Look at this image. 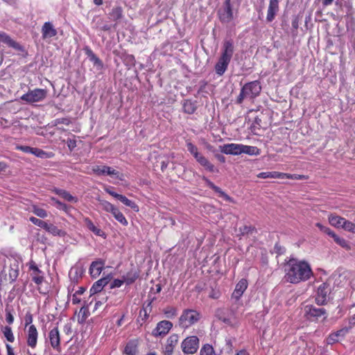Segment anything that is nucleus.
Segmentation results:
<instances>
[{
	"label": "nucleus",
	"instance_id": "9d476101",
	"mask_svg": "<svg viewBox=\"0 0 355 355\" xmlns=\"http://www.w3.org/2000/svg\"><path fill=\"white\" fill-rule=\"evenodd\" d=\"M47 339L51 347L55 351L60 352L61 351L60 346V333L58 327H54L49 330Z\"/></svg>",
	"mask_w": 355,
	"mask_h": 355
},
{
	"label": "nucleus",
	"instance_id": "6e6d98bb",
	"mask_svg": "<svg viewBox=\"0 0 355 355\" xmlns=\"http://www.w3.org/2000/svg\"><path fill=\"white\" fill-rule=\"evenodd\" d=\"M254 230H255V229L252 226L245 225L240 228V232L242 235L252 233Z\"/></svg>",
	"mask_w": 355,
	"mask_h": 355
},
{
	"label": "nucleus",
	"instance_id": "39448f33",
	"mask_svg": "<svg viewBox=\"0 0 355 355\" xmlns=\"http://www.w3.org/2000/svg\"><path fill=\"white\" fill-rule=\"evenodd\" d=\"M181 348L184 354H193L199 348V338L191 336L184 338L181 343Z\"/></svg>",
	"mask_w": 355,
	"mask_h": 355
},
{
	"label": "nucleus",
	"instance_id": "69168bd1",
	"mask_svg": "<svg viewBox=\"0 0 355 355\" xmlns=\"http://www.w3.org/2000/svg\"><path fill=\"white\" fill-rule=\"evenodd\" d=\"M336 342H338V337H337V336L334 335V334L329 335V336L327 338V343L329 345H332Z\"/></svg>",
	"mask_w": 355,
	"mask_h": 355
},
{
	"label": "nucleus",
	"instance_id": "f257e3e1",
	"mask_svg": "<svg viewBox=\"0 0 355 355\" xmlns=\"http://www.w3.org/2000/svg\"><path fill=\"white\" fill-rule=\"evenodd\" d=\"M313 275L310 264L305 261L291 259L285 266L284 278L287 282L298 284L309 280Z\"/></svg>",
	"mask_w": 355,
	"mask_h": 355
},
{
	"label": "nucleus",
	"instance_id": "6ab92c4d",
	"mask_svg": "<svg viewBox=\"0 0 355 355\" xmlns=\"http://www.w3.org/2000/svg\"><path fill=\"white\" fill-rule=\"evenodd\" d=\"M139 342L137 339L129 340L123 349V353L126 355H137L138 352Z\"/></svg>",
	"mask_w": 355,
	"mask_h": 355
},
{
	"label": "nucleus",
	"instance_id": "a211bd4d",
	"mask_svg": "<svg viewBox=\"0 0 355 355\" xmlns=\"http://www.w3.org/2000/svg\"><path fill=\"white\" fill-rule=\"evenodd\" d=\"M279 10V1L278 0H270L269 6L268 8L266 19L268 21H272Z\"/></svg>",
	"mask_w": 355,
	"mask_h": 355
},
{
	"label": "nucleus",
	"instance_id": "8fccbe9b",
	"mask_svg": "<svg viewBox=\"0 0 355 355\" xmlns=\"http://www.w3.org/2000/svg\"><path fill=\"white\" fill-rule=\"evenodd\" d=\"M29 220L33 223L34 225L41 227V228H43L45 230L46 227V225H47V223L41 220V219H39L37 218H35L34 216H31L29 218Z\"/></svg>",
	"mask_w": 355,
	"mask_h": 355
},
{
	"label": "nucleus",
	"instance_id": "338daca9",
	"mask_svg": "<svg viewBox=\"0 0 355 355\" xmlns=\"http://www.w3.org/2000/svg\"><path fill=\"white\" fill-rule=\"evenodd\" d=\"M67 146L70 150H73L76 147V141L69 139L67 141Z\"/></svg>",
	"mask_w": 355,
	"mask_h": 355
},
{
	"label": "nucleus",
	"instance_id": "a878e982",
	"mask_svg": "<svg viewBox=\"0 0 355 355\" xmlns=\"http://www.w3.org/2000/svg\"><path fill=\"white\" fill-rule=\"evenodd\" d=\"M85 54L87 58L89 59L91 62H93L94 66H96L98 68H102L103 64L102 61L95 55V53L92 51L91 49L89 47L85 48Z\"/></svg>",
	"mask_w": 355,
	"mask_h": 355
},
{
	"label": "nucleus",
	"instance_id": "c9c22d12",
	"mask_svg": "<svg viewBox=\"0 0 355 355\" xmlns=\"http://www.w3.org/2000/svg\"><path fill=\"white\" fill-rule=\"evenodd\" d=\"M184 112L187 114H193L196 110V104L190 100H185L183 103Z\"/></svg>",
	"mask_w": 355,
	"mask_h": 355
},
{
	"label": "nucleus",
	"instance_id": "de8ad7c7",
	"mask_svg": "<svg viewBox=\"0 0 355 355\" xmlns=\"http://www.w3.org/2000/svg\"><path fill=\"white\" fill-rule=\"evenodd\" d=\"M343 229L347 232L355 234V224L346 219L344 221Z\"/></svg>",
	"mask_w": 355,
	"mask_h": 355
},
{
	"label": "nucleus",
	"instance_id": "cd10ccee",
	"mask_svg": "<svg viewBox=\"0 0 355 355\" xmlns=\"http://www.w3.org/2000/svg\"><path fill=\"white\" fill-rule=\"evenodd\" d=\"M19 266L17 263L10 265L8 269V279L10 283H13L16 281L19 276Z\"/></svg>",
	"mask_w": 355,
	"mask_h": 355
},
{
	"label": "nucleus",
	"instance_id": "37998d69",
	"mask_svg": "<svg viewBox=\"0 0 355 355\" xmlns=\"http://www.w3.org/2000/svg\"><path fill=\"white\" fill-rule=\"evenodd\" d=\"M179 341V336L176 334H171L166 340V344L168 346L175 347Z\"/></svg>",
	"mask_w": 355,
	"mask_h": 355
},
{
	"label": "nucleus",
	"instance_id": "e433bc0d",
	"mask_svg": "<svg viewBox=\"0 0 355 355\" xmlns=\"http://www.w3.org/2000/svg\"><path fill=\"white\" fill-rule=\"evenodd\" d=\"M2 332L6 339L10 342L13 343L15 340V336L12 331V328L9 326L3 327Z\"/></svg>",
	"mask_w": 355,
	"mask_h": 355
},
{
	"label": "nucleus",
	"instance_id": "9b49d317",
	"mask_svg": "<svg viewBox=\"0 0 355 355\" xmlns=\"http://www.w3.org/2000/svg\"><path fill=\"white\" fill-rule=\"evenodd\" d=\"M173 327V323L168 320H162L157 324L153 330L152 335L154 337H163L166 336Z\"/></svg>",
	"mask_w": 355,
	"mask_h": 355
},
{
	"label": "nucleus",
	"instance_id": "20e7f679",
	"mask_svg": "<svg viewBox=\"0 0 355 355\" xmlns=\"http://www.w3.org/2000/svg\"><path fill=\"white\" fill-rule=\"evenodd\" d=\"M47 91L44 89H34L29 90L21 96V99L28 103L41 102L46 98Z\"/></svg>",
	"mask_w": 355,
	"mask_h": 355
},
{
	"label": "nucleus",
	"instance_id": "4be33fe9",
	"mask_svg": "<svg viewBox=\"0 0 355 355\" xmlns=\"http://www.w3.org/2000/svg\"><path fill=\"white\" fill-rule=\"evenodd\" d=\"M204 180L207 185L210 189L214 190L215 192L219 193L220 197L223 198L227 201L233 202V199L231 197H230L227 194H226L223 191H222V189L220 187L216 186L212 182H211L206 178H204Z\"/></svg>",
	"mask_w": 355,
	"mask_h": 355
},
{
	"label": "nucleus",
	"instance_id": "1a4fd4ad",
	"mask_svg": "<svg viewBox=\"0 0 355 355\" xmlns=\"http://www.w3.org/2000/svg\"><path fill=\"white\" fill-rule=\"evenodd\" d=\"M331 292L330 285L328 282L320 284L315 295V302L318 305H324L328 301V295Z\"/></svg>",
	"mask_w": 355,
	"mask_h": 355
},
{
	"label": "nucleus",
	"instance_id": "72a5a7b5",
	"mask_svg": "<svg viewBox=\"0 0 355 355\" xmlns=\"http://www.w3.org/2000/svg\"><path fill=\"white\" fill-rule=\"evenodd\" d=\"M98 201L101 207L106 212L112 214L116 208V206L105 200L98 199Z\"/></svg>",
	"mask_w": 355,
	"mask_h": 355
},
{
	"label": "nucleus",
	"instance_id": "423d86ee",
	"mask_svg": "<svg viewBox=\"0 0 355 355\" xmlns=\"http://www.w3.org/2000/svg\"><path fill=\"white\" fill-rule=\"evenodd\" d=\"M220 21L223 24H228L234 19L233 8L231 0H225L222 8L218 11Z\"/></svg>",
	"mask_w": 355,
	"mask_h": 355
},
{
	"label": "nucleus",
	"instance_id": "7c9ffc66",
	"mask_svg": "<svg viewBox=\"0 0 355 355\" xmlns=\"http://www.w3.org/2000/svg\"><path fill=\"white\" fill-rule=\"evenodd\" d=\"M116 199L121 201L125 206L130 207L135 211H139V209L138 205L134 201L127 198L125 196L119 194Z\"/></svg>",
	"mask_w": 355,
	"mask_h": 355
},
{
	"label": "nucleus",
	"instance_id": "603ef678",
	"mask_svg": "<svg viewBox=\"0 0 355 355\" xmlns=\"http://www.w3.org/2000/svg\"><path fill=\"white\" fill-rule=\"evenodd\" d=\"M106 171L105 175H110V176H115L116 178L119 180H122V178L119 176L120 173L119 171H116L115 169L106 166Z\"/></svg>",
	"mask_w": 355,
	"mask_h": 355
},
{
	"label": "nucleus",
	"instance_id": "c03bdc74",
	"mask_svg": "<svg viewBox=\"0 0 355 355\" xmlns=\"http://www.w3.org/2000/svg\"><path fill=\"white\" fill-rule=\"evenodd\" d=\"M188 151L195 157V159L200 155L198 148L191 142L187 143Z\"/></svg>",
	"mask_w": 355,
	"mask_h": 355
},
{
	"label": "nucleus",
	"instance_id": "4468645a",
	"mask_svg": "<svg viewBox=\"0 0 355 355\" xmlns=\"http://www.w3.org/2000/svg\"><path fill=\"white\" fill-rule=\"evenodd\" d=\"M234 51V46L232 40H225L221 49L220 58L231 61Z\"/></svg>",
	"mask_w": 355,
	"mask_h": 355
},
{
	"label": "nucleus",
	"instance_id": "6e6552de",
	"mask_svg": "<svg viewBox=\"0 0 355 355\" xmlns=\"http://www.w3.org/2000/svg\"><path fill=\"white\" fill-rule=\"evenodd\" d=\"M25 336L27 346L35 349L37 345L39 337V332L35 325L31 324L25 329Z\"/></svg>",
	"mask_w": 355,
	"mask_h": 355
},
{
	"label": "nucleus",
	"instance_id": "393cba45",
	"mask_svg": "<svg viewBox=\"0 0 355 355\" xmlns=\"http://www.w3.org/2000/svg\"><path fill=\"white\" fill-rule=\"evenodd\" d=\"M196 161L206 170L209 172L217 171L214 164H212L205 156L200 154L196 158Z\"/></svg>",
	"mask_w": 355,
	"mask_h": 355
},
{
	"label": "nucleus",
	"instance_id": "774afa93",
	"mask_svg": "<svg viewBox=\"0 0 355 355\" xmlns=\"http://www.w3.org/2000/svg\"><path fill=\"white\" fill-rule=\"evenodd\" d=\"M174 349H175L174 347L166 345L165 349L164 351V355H172L173 353Z\"/></svg>",
	"mask_w": 355,
	"mask_h": 355
},
{
	"label": "nucleus",
	"instance_id": "2f4dec72",
	"mask_svg": "<svg viewBox=\"0 0 355 355\" xmlns=\"http://www.w3.org/2000/svg\"><path fill=\"white\" fill-rule=\"evenodd\" d=\"M45 230L53 236H64L65 235L64 231L59 229L53 224L47 223Z\"/></svg>",
	"mask_w": 355,
	"mask_h": 355
},
{
	"label": "nucleus",
	"instance_id": "4c0bfd02",
	"mask_svg": "<svg viewBox=\"0 0 355 355\" xmlns=\"http://www.w3.org/2000/svg\"><path fill=\"white\" fill-rule=\"evenodd\" d=\"M138 277L139 275L137 272H129L125 275L123 276V279L124 280V283L129 285L135 282Z\"/></svg>",
	"mask_w": 355,
	"mask_h": 355
},
{
	"label": "nucleus",
	"instance_id": "bf43d9fd",
	"mask_svg": "<svg viewBox=\"0 0 355 355\" xmlns=\"http://www.w3.org/2000/svg\"><path fill=\"white\" fill-rule=\"evenodd\" d=\"M83 222L85 225L87 227V229L90 231L95 227L94 224L92 221V220L88 217L83 218Z\"/></svg>",
	"mask_w": 355,
	"mask_h": 355
},
{
	"label": "nucleus",
	"instance_id": "dca6fc26",
	"mask_svg": "<svg viewBox=\"0 0 355 355\" xmlns=\"http://www.w3.org/2000/svg\"><path fill=\"white\" fill-rule=\"evenodd\" d=\"M57 30L50 21L45 22L42 27V35L43 39H48L55 37L57 35Z\"/></svg>",
	"mask_w": 355,
	"mask_h": 355
},
{
	"label": "nucleus",
	"instance_id": "ea45409f",
	"mask_svg": "<svg viewBox=\"0 0 355 355\" xmlns=\"http://www.w3.org/2000/svg\"><path fill=\"white\" fill-rule=\"evenodd\" d=\"M51 200L55 203V205H56L58 209H61V210L64 211L66 213H68L69 211L70 207H69L66 204L60 202V200H58L55 198L52 197L51 198Z\"/></svg>",
	"mask_w": 355,
	"mask_h": 355
},
{
	"label": "nucleus",
	"instance_id": "e2e57ef3",
	"mask_svg": "<svg viewBox=\"0 0 355 355\" xmlns=\"http://www.w3.org/2000/svg\"><path fill=\"white\" fill-rule=\"evenodd\" d=\"M91 232H92L96 236H101V237H105V232L101 229H100L96 226L92 230Z\"/></svg>",
	"mask_w": 355,
	"mask_h": 355
},
{
	"label": "nucleus",
	"instance_id": "5fc2aeb1",
	"mask_svg": "<svg viewBox=\"0 0 355 355\" xmlns=\"http://www.w3.org/2000/svg\"><path fill=\"white\" fill-rule=\"evenodd\" d=\"M288 178L291 180H306V178L305 175H298V174H290V173H285V175H284V179Z\"/></svg>",
	"mask_w": 355,
	"mask_h": 355
},
{
	"label": "nucleus",
	"instance_id": "f03ea898",
	"mask_svg": "<svg viewBox=\"0 0 355 355\" xmlns=\"http://www.w3.org/2000/svg\"><path fill=\"white\" fill-rule=\"evenodd\" d=\"M261 86L258 80L252 81L245 84L241 89L237 98V103L241 104L245 98L253 99L259 95Z\"/></svg>",
	"mask_w": 355,
	"mask_h": 355
},
{
	"label": "nucleus",
	"instance_id": "aec40b11",
	"mask_svg": "<svg viewBox=\"0 0 355 355\" xmlns=\"http://www.w3.org/2000/svg\"><path fill=\"white\" fill-rule=\"evenodd\" d=\"M230 61L219 57L215 65V71L217 75L222 76L226 71Z\"/></svg>",
	"mask_w": 355,
	"mask_h": 355
},
{
	"label": "nucleus",
	"instance_id": "bb28decb",
	"mask_svg": "<svg viewBox=\"0 0 355 355\" xmlns=\"http://www.w3.org/2000/svg\"><path fill=\"white\" fill-rule=\"evenodd\" d=\"M53 191L56 194H58V196L62 197L63 199H64L69 202H76L78 201V198L76 197L73 196L66 190L55 188L53 189Z\"/></svg>",
	"mask_w": 355,
	"mask_h": 355
},
{
	"label": "nucleus",
	"instance_id": "a18cd8bd",
	"mask_svg": "<svg viewBox=\"0 0 355 355\" xmlns=\"http://www.w3.org/2000/svg\"><path fill=\"white\" fill-rule=\"evenodd\" d=\"M334 241L342 248H349V243L345 239L338 236L337 234L333 238Z\"/></svg>",
	"mask_w": 355,
	"mask_h": 355
},
{
	"label": "nucleus",
	"instance_id": "ddd939ff",
	"mask_svg": "<svg viewBox=\"0 0 355 355\" xmlns=\"http://www.w3.org/2000/svg\"><path fill=\"white\" fill-rule=\"evenodd\" d=\"M241 144H227L220 146V151L226 155H239L242 154Z\"/></svg>",
	"mask_w": 355,
	"mask_h": 355
},
{
	"label": "nucleus",
	"instance_id": "052dcab7",
	"mask_svg": "<svg viewBox=\"0 0 355 355\" xmlns=\"http://www.w3.org/2000/svg\"><path fill=\"white\" fill-rule=\"evenodd\" d=\"M123 283H124V280L123 279H116L111 283L110 288H119L123 285Z\"/></svg>",
	"mask_w": 355,
	"mask_h": 355
},
{
	"label": "nucleus",
	"instance_id": "c85d7f7f",
	"mask_svg": "<svg viewBox=\"0 0 355 355\" xmlns=\"http://www.w3.org/2000/svg\"><path fill=\"white\" fill-rule=\"evenodd\" d=\"M345 220V218L337 215L331 214L329 216V223L336 228H343Z\"/></svg>",
	"mask_w": 355,
	"mask_h": 355
},
{
	"label": "nucleus",
	"instance_id": "09e8293b",
	"mask_svg": "<svg viewBox=\"0 0 355 355\" xmlns=\"http://www.w3.org/2000/svg\"><path fill=\"white\" fill-rule=\"evenodd\" d=\"M106 166L96 165L92 167V171L97 175H105Z\"/></svg>",
	"mask_w": 355,
	"mask_h": 355
},
{
	"label": "nucleus",
	"instance_id": "b1692460",
	"mask_svg": "<svg viewBox=\"0 0 355 355\" xmlns=\"http://www.w3.org/2000/svg\"><path fill=\"white\" fill-rule=\"evenodd\" d=\"M109 282V278L104 277L96 281L92 288H90V293L92 295L99 293L102 291L104 286H105Z\"/></svg>",
	"mask_w": 355,
	"mask_h": 355
},
{
	"label": "nucleus",
	"instance_id": "f8f14e48",
	"mask_svg": "<svg viewBox=\"0 0 355 355\" xmlns=\"http://www.w3.org/2000/svg\"><path fill=\"white\" fill-rule=\"evenodd\" d=\"M28 265L29 270L32 271L31 276L33 281L37 285L42 284L44 279V277L43 276V272L39 269V268L33 261H31Z\"/></svg>",
	"mask_w": 355,
	"mask_h": 355
},
{
	"label": "nucleus",
	"instance_id": "13d9d810",
	"mask_svg": "<svg viewBox=\"0 0 355 355\" xmlns=\"http://www.w3.org/2000/svg\"><path fill=\"white\" fill-rule=\"evenodd\" d=\"M16 149L21 150L26 153H33V148L28 146H17Z\"/></svg>",
	"mask_w": 355,
	"mask_h": 355
},
{
	"label": "nucleus",
	"instance_id": "5701e85b",
	"mask_svg": "<svg viewBox=\"0 0 355 355\" xmlns=\"http://www.w3.org/2000/svg\"><path fill=\"white\" fill-rule=\"evenodd\" d=\"M204 180L207 185L210 189L214 190L215 192L219 193L220 197L223 198L227 201L233 202V199L231 197H230L227 194H226L223 191H222V189L220 187L216 186L212 182H211L206 178H204Z\"/></svg>",
	"mask_w": 355,
	"mask_h": 355
},
{
	"label": "nucleus",
	"instance_id": "0e129e2a",
	"mask_svg": "<svg viewBox=\"0 0 355 355\" xmlns=\"http://www.w3.org/2000/svg\"><path fill=\"white\" fill-rule=\"evenodd\" d=\"M33 315L31 313H27L25 317V329L28 327V326L33 324Z\"/></svg>",
	"mask_w": 355,
	"mask_h": 355
},
{
	"label": "nucleus",
	"instance_id": "864d4df0",
	"mask_svg": "<svg viewBox=\"0 0 355 355\" xmlns=\"http://www.w3.org/2000/svg\"><path fill=\"white\" fill-rule=\"evenodd\" d=\"M164 314L168 318H173L177 315V310L173 307H168L164 310Z\"/></svg>",
	"mask_w": 355,
	"mask_h": 355
},
{
	"label": "nucleus",
	"instance_id": "473e14b6",
	"mask_svg": "<svg viewBox=\"0 0 355 355\" xmlns=\"http://www.w3.org/2000/svg\"><path fill=\"white\" fill-rule=\"evenodd\" d=\"M242 153L249 155H258L260 153V150L256 146H246L242 144L241 146Z\"/></svg>",
	"mask_w": 355,
	"mask_h": 355
},
{
	"label": "nucleus",
	"instance_id": "f704fd0d",
	"mask_svg": "<svg viewBox=\"0 0 355 355\" xmlns=\"http://www.w3.org/2000/svg\"><path fill=\"white\" fill-rule=\"evenodd\" d=\"M114 218L123 226H127L128 225V222L123 213L116 207L115 210L112 214Z\"/></svg>",
	"mask_w": 355,
	"mask_h": 355
},
{
	"label": "nucleus",
	"instance_id": "7ed1b4c3",
	"mask_svg": "<svg viewBox=\"0 0 355 355\" xmlns=\"http://www.w3.org/2000/svg\"><path fill=\"white\" fill-rule=\"evenodd\" d=\"M201 318L200 313L195 309H184L178 320L179 326L184 329L197 323Z\"/></svg>",
	"mask_w": 355,
	"mask_h": 355
},
{
	"label": "nucleus",
	"instance_id": "a19ab883",
	"mask_svg": "<svg viewBox=\"0 0 355 355\" xmlns=\"http://www.w3.org/2000/svg\"><path fill=\"white\" fill-rule=\"evenodd\" d=\"M200 355H216L214 349L211 345L206 344L200 349Z\"/></svg>",
	"mask_w": 355,
	"mask_h": 355
},
{
	"label": "nucleus",
	"instance_id": "2eb2a0df",
	"mask_svg": "<svg viewBox=\"0 0 355 355\" xmlns=\"http://www.w3.org/2000/svg\"><path fill=\"white\" fill-rule=\"evenodd\" d=\"M248 286V282L246 279H241L236 285L235 289L232 295V298L235 300H239L243 293L245 291Z\"/></svg>",
	"mask_w": 355,
	"mask_h": 355
},
{
	"label": "nucleus",
	"instance_id": "3c124183",
	"mask_svg": "<svg viewBox=\"0 0 355 355\" xmlns=\"http://www.w3.org/2000/svg\"><path fill=\"white\" fill-rule=\"evenodd\" d=\"M150 304H151V303L150 302L148 304V306L150 307ZM150 309H151V308H149V310H148V307H146V308H143L142 309L140 310L139 317L141 318L142 321L144 322L148 318L149 312L150 311Z\"/></svg>",
	"mask_w": 355,
	"mask_h": 355
},
{
	"label": "nucleus",
	"instance_id": "49530a36",
	"mask_svg": "<svg viewBox=\"0 0 355 355\" xmlns=\"http://www.w3.org/2000/svg\"><path fill=\"white\" fill-rule=\"evenodd\" d=\"M33 155H35L37 157L40 158H46V157H51L50 155L51 153H46L42 149L37 148H33Z\"/></svg>",
	"mask_w": 355,
	"mask_h": 355
},
{
	"label": "nucleus",
	"instance_id": "4d7b16f0",
	"mask_svg": "<svg viewBox=\"0 0 355 355\" xmlns=\"http://www.w3.org/2000/svg\"><path fill=\"white\" fill-rule=\"evenodd\" d=\"M122 14V10L120 7H116L112 9V17L117 19L121 18Z\"/></svg>",
	"mask_w": 355,
	"mask_h": 355
},
{
	"label": "nucleus",
	"instance_id": "f3484780",
	"mask_svg": "<svg viewBox=\"0 0 355 355\" xmlns=\"http://www.w3.org/2000/svg\"><path fill=\"white\" fill-rule=\"evenodd\" d=\"M105 265V261L102 259H98L93 261L89 267V273L94 278H96L101 273Z\"/></svg>",
	"mask_w": 355,
	"mask_h": 355
},
{
	"label": "nucleus",
	"instance_id": "412c9836",
	"mask_svg": "<svg viewBox=\"0 0 355 355\" xmlns=\"http://www.w3.org/2000/svg\"><path fill=\"white\" fill-rule=\"evenodd\" d=\"M0 40L1 42L8 44L9 46L16 49V50H21L22 48L21 45L14 41L11 37L8 35L6 33L0 31Z\"/></svg>",
	"mask_w": 355,
	"mask_h": 355
},
{
	"label": "nucleus",
	"instance_id": "58836bf2",
	"mask_svg": "<svg viewBox=\"0 0 355 355\" xmlns=\"http://www.w3.org/2000/svg\"><path fill=\"white\" fill-rule=\"evenodd\" d=\"M32 211L37 216L42 218H44L47 217V216H48L47 211L45 209L40 208L36 205H33Z\"/></svg>",
	"mask_w": 355,
	"mask_h": 355
},
{
	"label": "nucleus",
	"instance_id": "79ce46f5",
	"mask_svg": "<svg viewBox=\"0 0 355 355\" xmlns=\"http://www.w3.org/2000/svg\"><path fill=\"white\" fill-rule=\"evenodd\" d=\"M89 316V311L87 308L82 307L79 311V315L78 321L80 324H83L85 322L86 319Z\"/></svg>",
	"mask_w": 355,
	"mask_h": 355
},
{
	"label": "nucleus",
	"instance_id": "c756f323",
	"mask_svg": "<svg viewBox=\"0 0 355 355\" xmlns=\"http://www.w3.org/2000/svg\"><path fill=\"white\" fill-rule=\"evenodd\" d=\"M284 175H285V173H280L277 171H271V172H261L257 175V177L259 178H278V179H284Z\"/></svg>",
	"mask_w": 355,
	"mask_h": 355
},
{
	"label": "nucleus",
	"instance_id": "0eeeda50",
	"mask_svg": "<svg viewBox=\"0 0 355 355\" xmlns=\"http://www.w3.org/2000/svg\"><path fill=\"white\" fill-rule=\"evenodd\" d=\"M304 316L309 320H317L321 317L327 318V311L324 308H316L313 305L304 306Z\"/></svg>",
	"mask_w": 355,
	"mask_h": 355
},
{
	"label": "nucleus",
	"instance_id": "680f3d73",
	"mask_svg": "<svg viewBox=\"0 0 355 355\" xmlns=\"http://www.w3.org/2000/svg\"><path fill=\"white\" fill-rule=\"evenodd\" d=\"M105 191L106 193H107L108 194H110V196H112V197H114V198H117V197L119 196V193H116L115 191H114V188L112 187H106L105 188Z\"/></svg>",
	"mask_w": 355,
	"mask_h": 355
}]
</instances>
